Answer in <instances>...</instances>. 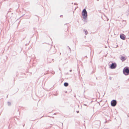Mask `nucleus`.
I'll return each mask as SVG.
<instances>
[{"mask_svg": "<svg viewBox=\"0 0 129 129\" xmlns=\"http://www.w3.org/2000/svg\"><path fill=\"white\" fill-rule=\"evenodd\" d=\"M82 15L83 18L84 20L86 19L87 17V12L85 9H84L82 12Z\"/></svg>", "mask_w": 129, "mask_h": 129, "instance_id": "f257e3e1", "label": "nucleus"}, {"mask_svg": "<svg viewBox=\"0 0 129 129\" xmlns=\"http://www.w3.org/2000/svg\"><path fill=\"white\" fill-rule=\"evenodd\" d=\"M123 72L126 75L129 74V68L128 67H125L123 69Z\"/></svg>", "mask_w": 129, "mask_h": 129, "instance_id": "f03ea898", "label": "nucleus"}, {"mask_svg": "<svg viewBox=\"0 0 129 129\" xmlns=\"http://www.w3.org/2000/svg\"><path fill=\"white\" fill-rule=\"evenodd\" d=\"M117 102L116 100H113L111 102V104L112 106H115Z\"/></svg>", "mask_w": 129, "mask_h": 129, "instance_id": "7ed1b4c3", "label": "nucleus"}, {"mask_svg": "<svg viewBox=\"0 0 129 129\" xmlns=\"http://www.w3.org/2000/svg\"><path fill=\"white\" fill-rule=\"evenodd\" d=\"M116 63H113L111 66L110 68L112 69H114L116 68Z\"/></svg>", "mask_w": 129, "mask_h": 129, "instance_id": "20e7f679", "label": "nucleus"}, {"mask_svg": "<svg viewBox=\"0 0 129 129\" xmlns=\"http://www.w3.org/2000/svg\"><path fill=\"white\" fill-rule=\"evenodd\" d=\"M120 38L122 40H124L125 39V36L124 34H121L120 35Z\"/></svg>", "mask_w": 129, "mask_h": 129, "instance_id": "39448f33", "label": "nucleus"}, {"mask_svg": "<svg viewBox=\"0 0 129 129\" xmlns=\"http://www.w3.org/2000/svg\"><path fill=\"white\" fill-rule=\"evenodd\" d=\"M121 59L122 61H123L125 60L126 58L125 57L122 56L121 57Z\"/></svg>", "mask_w": 129, "mask_h": 129, "instance_id": "423d86ee", "label": "nucleus"}, {"mask_svg": "<svg viewBox=\"0 0 129 129\" xmlns=\"http://www.w3.org/2000/svg\"><path fill=\"white\" fill-rule=\"evenodd\" d=\"M64 85L65 86H67L68 85V84L67 83L65 82L64 83Z\"/></svg>", "mask_w": 129, "mask_h": 129, "instance_id": "0eeeda50", "label": "nucleus"}, {"mask_svg": "<svg viewBox=\"0 0 129 129\" xmlns=\"http://www.w3.org/2000/svg\"><path fill=\"white\" fill-rule=\"evenodd\" d=\"M84 31V32L85 33L86 35H87L88 33V32L86 30H85Z\"/></svg>", "mask_w": 129, "mask_h": 129, "instance_id": "6e6552de", "label": "nucleus"}, {"mask_svg": "<svg viewBox=\"0 0 129 129\" xmlns=\"http://www.w3.org/2000/svg\"><path fill=\"white\" fill-rule=\"evenodd\" d=\"M79 112H77V113H78Z\"/></svg>", "mask_w": 129, "mask_h": 129, "instance_id": "1a4fd4ad", "label": "nucleus"}]
</instances>
